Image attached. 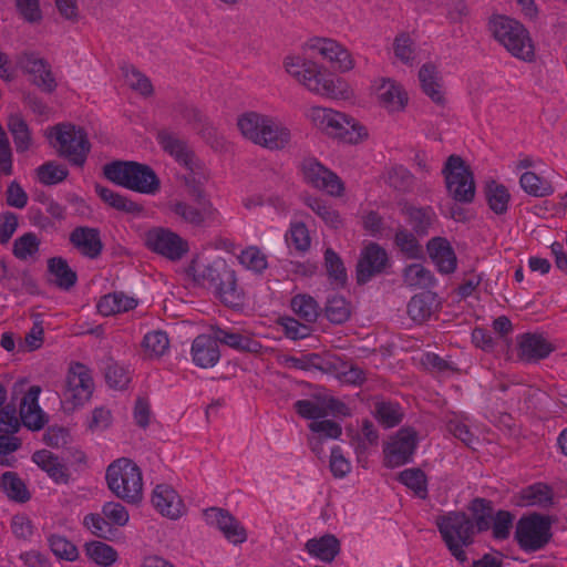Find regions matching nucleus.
<instances>
[{
  "instance_id": "2eb2a0df",
  "label": "nucleus",
  "mask_w": 567,
  "mask_h": 567,
  "mask_svg": "<svg viewBox=\"0 0 567 567\" xmlns=\"http://www.w3.org/2000/svg\"><path fill=\"white\" fill-rule=\"evenodd\" d=\"M373 87L379 104L388 112H401L409 102V96L403 86L390 78H381L374 81Z\"/></svg>"
},
{
  "instance_id": "603ef678",
  "label": "nucleus",
  "mask_w": 567,
  "mask_h": 567,
  "mask_svg": "<svg viewBox=\"0 0 567 567\" xmlns=\"http://www.w3.org/2000/svg\"><path fill=\"white\" fill-rule=\"evenodd\" d=\"M310 399L317 406L320 408V410L326 411V416H347L350 414L348 406L342 401L333 398L324 390H320L318 392L312 393Z\"/></svg>"
},
{
  "instance_id": "864d4df0",
  "label": "nucleus",
  "mask_w": 567,
  "mask_h": 567,
  "mask_svg": "<svg viewBox=\"0 0 567 567\" xmlns=\"http://www.w3.org/2000/svg\"><path fill=\"white\" fill-rule=\"evenodd\" d=\"M509 198V193L504 185L497 184L495 181L487 184L486 199L489 208L495 214L501 215L507 210Z\"/></svg>"
},
{
  "instance_id": "393cba45",
  "label": "nucleus",
  "mask_w": 567,
  "mask_h": 567,
  "mask_svg": "<svg viewBox=\"0 0 567 567\" xmlns=\"http://www.w3.org/2000/svg\"><path fill=\"white\" fill-rule=\"evenodd\" d=\"M210 330L217 342L228 346L237 351L258 353L262 348L259 341L248 334L225 330L218 326H212Z\"/></svg>"
},
{
  "instance_id": "c85d7f7f",
  "label": "nucleus",
  "mask_w": 567,
  "mask_h": 567,
  "mask_svg": "<svg viewBox=\"0 0 567 567\" xmlns=\"http://www.w3.org/2000/svg\"><path fill=\"white\" fill-rule=\"evenodd\" d=\"M419 80L424 94L427 95L433 103L444 106L446 99L442 90L441 78L439 76L436 66L432 63L423 64L419 71Z\"/></svg>"
},
{
  "instance_id": "de8ad7c7",
  "label": "nucleus",
  "mask_w": 567,
  "mask_h": 567,
  "mask_svg": "<svg viewBox=\"0 0 567 567\" xmlns=\"http://www.w3.org/2000/svg\"><path fill=\"white\" fill-rule=\"evenodd\" d=\"M404 284L413 288H430L435 279L432 272L420 264H412L403 270Z\"/></svg>"
},
{
  "instance_id": "c03bdc74",
  "label": "nucleus",
  "mask_w": 567,
  "mask_h": 567,
  "mask_svg": "<svg viewBox=\"0 0 567 567\" xmlns=\"http://www.w3.org/2000/svg\"><path fill=\"white\" fill-rule=\"evenodd\" d=\"M1 485L11 501L25 503L31 497L25 484L14 472L3 473L1 477Z\"/></svg>"
},
{
  "instance_id": "9d476101",
  "label": "nucleus",
  "mask_w": 567,
  "mask_h": 567,
  "mask_svg": "<svg viewBox=\"0 0 567 567\" xmlns=\"http://www.w3.org/2000/svg\"><path fill=\"white\" fill-rule=\"evenodd\" d=\"M391 267L386 250L378 243H369L360 252L355 266L358 285H365L373 277L384 274Z\"/></svg>"
},
{
  "instance_id": "f257e3e1",
  "label": "nucleus",
  "mask_w": 567,
  "mask_h": 567,
  "mask_svg": "<svg viewBox=\"0 0 567 567\" xmlns=\"http://www.w3.org/2000/svg\"><path fill=\"white\" fill-rule=\"evenodd\" d=\"M104 177L115 185L141 194H156L161 181L147 164L135 161H112L103 166Z\"/></svg>"
},
{
  "instance_id": "58836bf2",
  "label": "nucleus",
  "mask_w": 567,
  "mask_h": 567,
  "mask_svg": "<svg viewBox=\"0 0 567 567\" xmlns=\"http://www.w3.org/2000/svg\"><path fill=\"white\" fill-rule=\"evenodd\" d=\"M433 302L434 295L431 292H421L413 296L408 303L409 317L417 323L424 322L432 315Z\"/></svg>"
},
{
  "instance_id": "6e6d98bb",
  "label": "nucleus",
  "mask_w": 567,
  "mask_h": 567,
  "mask_svg": "<svg viewBox=\"0 0 567 567\" xmlns=\"http://www.w3.org/2000/svg\"><path fill=\"white\" fill-rule=\"evenodd\" d=\"M51 551L59 559L75 561L79 558L78 547L66 537L52 534L48 538Z\"/></svg>"
},
{
  "instance_id": "5701e85b",
  "label": "nucleus",
  "mask_w": 567,
  "mask_h": 567,
  "mask_svg": "<svg viewBox=\"0 0 567 567\" xmlns=\"http://www.w3.org/2000/svg\"><path fill=\"white\" fill-rule=\"evenodd\" d=\"M328 136L348 144H358L368 136L367 128L354 118L342 113V118H336Z\"/></svg>"
},
{
  "instance_id": "f704fd0d",
  "label": "nucleus",
  "mask_w": 567,
  "mask_h": 567,
  "mask_svg": "<svg viewBox=\"0 0 567 567\" xmlns=\"http://www.w3.org/2000/svg\"><path fill=\"white\" fill-rule=\"evenodd\" d=\"M520 502L522 506L537 505L542 508H547L553 505L554 492L553 488L545 483H536L522 489Z\"/></svg>"
},
{
  "instance_id": "4c0bfd02",
  "label": "nucleus",
  "mask_w": 567,
  "mask_h": 567,
  "mask_svg": "<svg viewBox=\"0 0 567 567\" xmlns=\"http://www.w3.org/2000/svg\"><path fill=\"white\" fill-rule=\"evenodd\" d=\"M324 268L332 286L336 288L347 286L348 275L343 260L332 248L324 250Z\"/></svg>"
},
{
  "instance_id": "49530a36",
  "label": "nucleus",
  "mask_w": 567,
  "mask_h": 567,
  "mask_svg": "<svg viewBox=\"0 0 567 567\" xmlns=\"http://www.w3.org/2000/svg\"><path fill=\"white\" fill-rule=\"evenodd\" d=\"M416 235L404 227H399L394 236V244L408 258L419 259L423 256L422 246Z\"/></svg>"
},
{
  "instance_id": "69168bd1",
  "label": "nucleus",
  "mask_w": 567,
  "mask_h": 567,
  "mask_svg": "<svg viewBox=\"0 0 567 567\" xmlns=\"http://www.w3.org/2000/svg\"><path fill=\"white\" fill-rule=\"evenodd\" d=\"M239 260L248 269L256 272H261L267 268L266 256L257 247H249L243 250Z\"/></svg>"
},
{
  "instance_id": "e433bc0d",
  "label": "nucleus",
  "mask_w": 567,
  "mask_h": 567,
  "mask_svg": "<svg viewBox=\"0 0 567 567\" xmlns=\"http://www.w3.org/2000/svg\"><path fill=\"white\" fill-rule=\"evenodd\" d=\"M137 306V301L125 296L123 292H114L103 296L97 305L99 313L103 316H111L117 312H124L134 309Z\"/></svg>"
},
{
  "instance_id": "39448f33",
  "label": "nucleus",
  "mask_w": 567,
  "mask_h": 567,
  "mask_svg": "<svg viewBox=\"0 0 567 567\" xmlns=\"http://www.w3.org/2000/svg\"><path fill=\"white\" fill-rule=\"evenodd\" d=\"M493 37L514 56L532 61L534 45L528 31L518 21L505 16H494L489 20Z\"/></svg>"
},
{
  "instance_id": "680f3d73",
  "label": "nucleus",
  "mask_w": 567,
  "mask_h": 567,
  "mask_svg": "<svg viewBox=\"0 0 567 567\" xmlns=\"http://www.w3.org/2000/svg\"><path fill=\"white\" fill-rule=\"evenodd\" d=\"M124 76L130 82V86L140 92L144 96H151L154 93V87L151 80L138 71L135 66L130 65L122 69Z\"/></svg>"
},
{
  "instance_id": "b1692460",
  "label": "nucleus",
  "mask_w": 567,
  "mask_h": 567,
  "mask_svg": "<svg viewBox=\"0 0 567 567\" xmlns=\"http://www.w3.org/2000/svg\"><path fill=\"white\" fill-rule=\"evenodd\" d=\"M157 142L179 164L188 169H193L194 152L189 148L186 141L166 131H161L157 134Z\"/></svg>"
},
{
  "instance_id": "052dcab7",
  "label": "nucleus",
  "mask_w": 567,
  "mask_h": 567,
  "mask_svg": "<svg viewBox=\"0 0 567 567\" xmlns=\"http://www.w3.org/2000/svg\"><path fill=\"white\" fill-rule=\"evenodd\" d=\"M309 117L313 125L322 133H331L332 124L336 118H342V113L326 107H312Z\"/></svg>"
},
{
  "instance_id": "0eeeda50",
  "label": "nucleus",
  "mask_w": 567,
  "mask_h": 567,
  "mask_svg": "<svg viewBox=\"0 0 567 567\" xmlns=\"http://www.w3.org/2000/svg\"><path fill=\"white\" fill-rule=\"evenodd\" d=\"M449 195L456 202L468 204L475 196L474 174L458 155H450L442 169Z\"/></svg>"
},
{
  "instance_id": "a18cd8bd",
  "label": "nucleus",
  "mask_w": 567,
  "mask_h": 567,
  "mask_svg": "<svg viewBox=\"0 0 567 567\" xmlns=\"http://www.w3.org/2000/svg\"><path fill=\"white\" fill-rule=\"evenodd\" d=\"M305 204L317 214L327 226L338 229L342 226L343 221L340 214L331 206L327 205L320 198L308 196L305 198Z\"/></svg>"
},
{
  "instance_id": "3c124183",
  "label": "nucleus",
  "mask_w": 567,
  "mask_h": 567,
  "mask_svg": "<svg viewBox=\"0 0 567 567\" xmlns=\"http://www.w3.org/2000/svg\"><path fill=\"white\" fill-rule=\"evenodd\" d=\"M385 182L391 188L400 193H409L413 188L414 176L404 166L395 165L386 172Z\"/></svg>"
},
{
  "instance_id": "412c9836",
  "label": "nucleus",
  "mask_w": 567,
  "mask_h": 567,
  "mask_svg": "<svg viewBox=\"0 0 567 567\" xmlns=\"http://www.w3.org/2000/svg\"><path fill=\"white\" fill-rule=\"evenodd\" d=\"M169 208L185 223L194 227H204L216 215V209L210 202H203L199 207H194L185 202H175L169 204Z\"/></svg>"
},
{
  "instance_id": "f03ea898",
  "label": "nucleus",
  "mask_w": 567,
  "mask_h": 567,
  "mask_svg": "<svg viewBox=\"0 0 567 567\" xmlns=\"http://www.w3.org/2000/svg\"><path fill=\"white\" fill-rule=\"evenodd\" d=\"M105 478L107 487L117 498L127 504H137L142 499V472L132 460L122 457L111 463Z\"/></svg>"
},
{
  "instance_id": "a19ab883",
  "label": "nucleus",
  "mask_w": 567,
  "mask_h": 567,
  "mask_svg": "<svg viewBox=\"0 0 567 567\" xmlns=\"http://www.w3.org/2000/svg\"><path fill=\"white\" fill-rule=\"evenodd\" d=\"M324 316L334 324L344 323L351 316L350 302L339 295L329 297L324 306Z\"/></svg>"
},
{
  "instance_id": "bf43d9fd",
  "label": "nucleus",
  "mask_w": 567,
  "mask_h": 567,
  "mask_svg": "<svg viewBox=\"0 0 567 567\" xmlns=\"http://www.w3.org/2000/svg\"><path fill=\"white\" fill-rule=\"evenodd\" d=\"M374 416L385 427L398 425L403 417L399 404L392 402H377L374 406Z\"/></svg>"
},
{
  "instance_id": "ddd939ff",
  "label": "nucleus",
  "mask_w": 567,
  "mask_h": 567,
  "mask_svg": "<svg viewBox=\"0 0 567 567\" xmlns=\"http://www.w3.org/2000/svg\"><path fill=\"white\" fill-rule=\"evenodd\" d=\"M417 432L413 427H402L384 447L385 465L398 467L409 463L415 452Z\"/></svg>"
},
{
  "instance_id": "72a5a7b5",
  "label": "nucleus",
  "mask_w": 567,
  "mask_h": 567,
  "mask_svg": "<svg viewBox=\"0 0 567 567\" xmlns=\"http://www.w3.org/2000/svg\"><path fill=\"white\" fill-rule=\"evenodd\" d=\"M266 123H270V116L254 111L239 115L237 126L243 136L254 144L260 141L261 130Z\"/></svg>"
},
{
  "instance_id": "2f4dec72",
  "label": "nucleus",
  "mask_w": 567,
  "mask_h": 567,
  "mask_svg": "<svg viewBox=\"0 0 567 567\" xmlns=\"http://www.w3.org/2000/svg\"><path fill=\"white\" fill-rule=\"evenodd\" d=\"M95 193L103 203L118 212L133 216H138L144 212V207L141 204L100 184H95Z\"/></svg>"
},
{
  "instance_id": "13d9d810",
  "label": "nucleus",
  "mask_w": 567,
  "mask_h": 567,
  "mask_svg": "<svg viewBox=\"0 0 567 567\" xmlns=\"http://www.w3.org/2000/svg\"><path fill=\"white\" fill-rule=\"evenodd\" d=\"M399 481L412 489L419 497L427 495L426 475L421 468H408L400 473Z\"/></svg>"
},
{
  "instance_id": "423d86ee",
  "label": "nucleus",
  "mask_w": 567,
  "mask_h": 567,
  "mask_svg": "<svg viewBox=\"0 0 567 567\" xmlns=\"http://www.w3.org/2000/svg\"><path fill=\"white\" fill-rule=\"evenodd\" d=\"M200 277L215 289L217 297L226 307L235 309L244 305V293L237 286L235 271L224 260L206 266Z\"/></svg>"
},
{
  "instance_id": "473e14b6",
  "label": "nucleus",
  "mask_w": 567,
  "mask_h": 567,
  "mask_svg": "<svg viewBox=\"0 0 567 567\" xmlns=\"http://www.w3.org/2000/svg\"><path fill=\"white\" fill-rule=\"evenodd\" d=\"M290 131L270 117V123H266L261 130L260 141L256 145L268 150H282L290 142Z\"/></svg>"
},
{
  "instance_id": "e2e57ef3",
  "label": "nucleus",
  "mask_w": 567,
  "mask_h": 567,
  "mask_svg": "<svg viewBox=\"0 0 567 567\" xmlns=\"http://www.w3.org/2000/svg\"><path fill=\"white\" fill-rule=\"evenodd\" d=\"M106 383L114 389H124L130 382L127 371L116 362L110 361L105 367Z\"/></svg>"
},
{
  "instance_id": "37998d69",
  "label": "nucleus",
  "mask_w": 567,
  "mask_h": 567,
  "mask_svg": "<svg viewBox=\"0 0 567 567\" xmlns=\"http://www.w3.org/2000/svg\"><path fill=\"white\" fill-rule=\"evenodd\" d=\"M8 128L13 136L17 152H25L31 145V133L27 122L19 114L8 117Z\"/></svg>"
},
{
  "instance_id": "1a4fd4ad",
  "label": "nucleus",
  "mask_w": 567,
  "mask_h": 567,
  "mask_svg": "<svg viewBox=\"0 0 567 567\" xmlns=\"http://www.w3.org/2000/svg\"><path fill=\"white\" fill-rule=\"evenodd\" d=\"M94 383L90 370L83 363L76 362L69 369L63 390V406L73 412L78 406L87 402L93 393Z\"/></svg>"
},
{
  "instance_id": "f3484780",
  "label": "nucleus",
  "mask_w": 567,
  "mask_h": 567,
  "mask_svg": "<svg viewBox=\"0 0 567 567\" xmlns=\"http://www.w3.org/2000/svg\"><path fill=\"white\" fill-rule=\"evenodd\" d=\"M40 393L39 385L30 386L20 405L21 421L25 427L32 431L41 430L48 422L47 415L38 403Z\"/></svg>"
},
{
  "instance_id": "4be33fe9",
  "label": "nucleus",
  "mask_w": 567,
  "mask_h": 567,
  "mask_svg": "<svg viewBox=\"0 0 567 567\" xmlns=\"http://www.w3.org/2000/svg\"><path fill=\"white\" fill-rule=\"evenodd\" d=\"M554 350L549 341L536 333H525L519 342V358L528 363L547 358Z\"/></svg>"
},
{
  "instance_id": "4d7b16f0",
  "label": "nucleus",
  "mask_w": 567,
  "mask_h": 567,
  "mask_svg": "<svg viewBox=\"0 0 567 567\" xmlns=\"http://www.w3.org/2000/svg\"><path fill=\"white\" fill-rule=\"evenodd\" d=\"M68 168L54 161H49L37 168L38 179L44 185L61 183L68 177Z\"/></svg>"
},
{
  "instance_id": "aec40b11",
  "label": "nucleus",
  "mask_w": 567,
  "mask_h": 567,
  "mask_svg": "<svg viewBox=\"0 0 567 567\" xmlns=\"http://www.w3.org/2000/svg\"><path fill=\"white\" fill-rule=\"evenodd\" d=\"M193 361L197 367H214L220 358L218 342L214 334H199L192 343Z\"/></svg>"
},
{
  "instance_id": "6e6552de",
  "label": "nucleus",
  "mask_w": 567,
  "mask_h": 567,
  "mask_svg": "<svg viewBox=\"0 0 567 567\" xmlns=\"http://www.w3.org/2000/svg\"><path fill=\"white\" fill-rule=\"evenodd\" d=\"M551 517L533 513L519 518L516 525L515 539L526 551L544 548L551 539Z\"/></svg>"
},
{
  "instance_id": "cd10ccee",
  "label": "nucleus",
  "mask_w": 567,
  "mask_h": 567,
  "mask_svg": "<svg viewBox=\"0 0 567 567\" xmlns=\"http://www.w3.org/2000/svg\"><path fill=\"white\" fill-rule=\"evenodd\" d=\"M32 461L43 470L55 483L68 484L70 473L59 456L48 450H40L33 453Z\"/></svg>"
},
{
  "instance_id": "a211bd4d",
  "label": "nucleus",
  "mask_w": 567,
  "mask_h": 567,
  "mask_svg": "<svg viewBox=\"0 0 567 567\" xmlns=\"http://www.w3.org/2000/svg\"><path fill=\"white\" fill-rule=\"evenodd\" d=\"M152 504L163 516L171 519H177L183 515V501L169 485L159 484L154 488Z\"/></svg>"
},
{
  "instance_id": "bb28decb",
  "label": "nucleus",
  "mask_w": 567,
  "mask_h": 567,
  "mask_svg": "<svg viewBox=\"0 0 567 567\" xmlns=\"http://www.w3.org/2000/svg\"><path fill=\"white\" fill-rule=\"evenodd\" d=\"M49 284L54 285L61 290L69 291L78 281L76 272L69 266L66 259L62 257H51L48 259Z\"/></svg>"
},
{
  "instance_id": "a878e982",
  "label": "nucleus",
  "mask_w": 567,
  "mask_h": 567,
  "mask_svg": "<svg viewBox=\"0 0 567 567\" xmlns=\"http://www.w3.org/2000/svg\"><path fill=\"white\" fill-rule=\"evenodd\" d=\"M174 112L190 123L213 147L220 145V142L216 137L215 130L205 123V116L198 109L181 102L174 105Z\"/></svg>"
},
{
  "instance_id": "5fc2aeb1",
  "label": "nucleus",
  "mask_w": 567,
  "mask_h": 567,
  "mask_svg": "<svg viewBox=\"0 0 567 567\" xmlns=\"http://www.w3.org/2000/svg\"><path fill=\"white\" fill-rule=\"evenodd\" d=\"M40 244L34 233H25L13 241L12 254L20 260H27L39 252Z\"/></svg>"
},
{
  "instance_id": "dca6fc26",
  "label": "nucleus",
  "mask_w": 567,
  "mask_h": 567,
  "mask_svg": "<svg viewBox=\"0 0 567 567\" xmlns=\"http://www.w3.org/2000/svg\"><path fill=\"white\" fill-rule=\"evenodd\" d=\"M71 245L83 256L95 259L103 249L100 230L87 226L75 227L69 236Z\"/></svg>"
},
{
  "instance_id": "7ed1b4c3",
  "label": "nucleus",
  "mask_w": 567,
  "mask_h": 567,
  "mask_svg": "<svg viewBox=\"0 0 567 567\" xmlns=\"http://www.w3.org/2000/svg\"><path fill=\"white\" fill-rule=\"evenodd\" d=\"M50 145L60 157L66 158L72 165L82 167L91 151V143L83 127L71 123H59L47 134Z\"/></svg>"
},
{
  "instance_id": "09e8293b",
  "label": "nucleus",
  "mask_w": 567,
  "mask_h": 567,
  "mask_svg": "<svg viewBox=\"0 0 567 567\" xmlns=\"http://www.w3.org/2000/svg\"><path fill=\"white\" fill-rule=\"evenodd\" d=\"M291 308L306 322H315L321 311L320 306L309 295H297L291 299Z\"/></svg>"
},
{
  "instance_id": "7c9ffc66",
  "label": "nucleus",
  "mask_w": 567,
  "mask_h": 567,
  "mask_svg": "<svg viewBox=\"0 0 567 567\" xmlns=\"http://www.w3.org/2000/svg\"><path fill=\"white\" fill-rule=\"evenodd\" d=\"M306 550L324 563H331L339 555L341 545L332 534H326L319 538H310L305 545Z\"/></svg>"
},
{
  "instance_id": "f8f14e48",
  "label": "nucleus",
  "mask_w": 567,
  "mask_h": 567,
  "mask_svg": "<svg viewBox=\"0 0 567 567\" xmlns=\"http://www.w3.org/2000/svg\"><path fill=\"white\" fill-rule=\"evenodd\" d=\"M17 65L31 75V83L44 93H53L58 86L49 62L32 52H23L17 58Z\"/></svg>"
},
{
  "instance_id": "20e7f679",
  "label": "nucleus",
  "mask_w": 567,
  "mask_h": 567,
  "mask_svg": "<svg viewBox=\"0 0 567 567\" xmlns=\"http://www.w3.org/2000/svg\"><path fill=\"white\" fill-rule=\"evenodd\" d=\"M436 526L451 554L458 561H466L467 557L463 547L473 544L476 533L470 516L464 512H450L436 518Z\"/></svg>"
},
{
  "instance_id": "9b49d317",
  "label": "nucleus",
  "mask_w": 567,
  "mask_h": 567,
  "mask_svg": "<svg viewBox=\"0 0 567 567\" xmlns=\"http://www.w3.org/2000/svg\"><path fill=\"white\" fill-rule=\"evenodd\" d=\"M146 246L171 259L179 260L188 251V244L178 234L162 227L150 229L145 237Z\"/></svg>"
},
{
  "instance_id": "8fccbe9b",
  "label": "nucleus",
  "mask_w": 567,
  "mask_h": 567,
  "mask_svg": "<svg viewBox=\"0 0 567 567\" xmlns=\"http://www.w3.org/2000/svg\"><path fill=\"white\" fill-rule=\"evenodd\" d=\"M519 184L527 194L535 197H545L554 193L551 184L534 172H525L519 178Z\"/></svg>"
},
{
  "instance_id": "79ce46f5",
  "label": "nucleus",
  "mask_w": 567,
  "mask_h": 567,
  "mask_svg": "<svg viewBox=\"0 0 567 567\" xmlns=\"http://www.w3.org/2000/svg\"><path fill=\"white\" fill-rule=\"evenodd\" d=\"M86 555L97 565L110 567L117 560V551L110 545L92 540L84 545Z\"/></svg>"
},
{
  "instance_id": "c9c22d12",
  "label": "nucleus",
  "mask_w": 567,
  "mask_h": 567,
  "mask_svg": "<svg viewBox=\"0 0 567 567\" xmlns=\"http://www.w3.org/2000/svg\"><path fill=\"white\" fill-rule=\"evenodd\" d=\"M471 513V519L477 533L486 532L492 526L493 520V503L486 498L476 497L472 499L467 506Z\"/></svg>"
},
{
  "instance_id": "ea45409f",
  "label": "nucleus",
  "mask_w": 567,
  "mask_h": 567,
  "mask_svg": "<svg viewBox=\"0 0 567 567\" xmlns=\"http://www.w3.org/2000/svg\"><path fill=\"white\" fill-rule=\"evenodd\" d=\"M313 93L333 100L348 99L350 95L348 85L342 79L323 73L318 81V91H313Z\"/></svg>"
},
{
  "instance_id": "774afa93",
  "label": "nucleus",
  "mask_w": 567,
  "mask_h": 567,
  "mask_svg": "<svg viewBox=\"0 0 567 567\" xmlns=\"http://www.w3.org/2000/svg\"><path fill=\"white\" fill-rule=\"evenodd\" d=\"M347 368V361L336 354H319L318 370L322 373L332 374L340 378L342 371Z\"/></svg>"
},
{
  "instance_id": "6ab92c4d",
  "label": "nucleus",
  "mask_w": 567,
  "mask_h": 567,
  "mask_svg": "<svg viewBox=\"0 0 567 567\" xmlns=\"http://www.w3.org/2000/svg\"><path fill=\"white\" fill-rule=\"evenodd\" d=\"M426 249L430 258L441 274H453L457 266L456 255L444 237H434L429 240Z\"/></svg>"
},
{
  "instance_id": "4468645a",
  "label": "nucleus",
  "mask_w": 567,
  "mask_h": 567,
  "mask_svg": "<svg viewBox=\"0 0 567 567\" xmlns=\"http://www.w3.org/2000/svg\"><path fill=\"white\" fill-rule=\"evenodd\" d=\"M302 173L307 183L313 187L327 192L331 196H342L344 185L339 176L322 166L313 158L302 162Z\"/></svg>"
},
{
  "instance_id": "0e129e2a",
  "label": "nucleus",
  "mask_w": 567,
  "mask_h": 567,
  "mask_svg": "<svg viewBox=\"0 0 567 567\" xmlns=\"http://www.w3.org/2000/svg\"><path fill=\"white\" fill-rule=\"evenodd\" d=\"M168 337L163 331L148 332L143 339L145 350L156 357L162 355L168 349Z\"/></svg>"
},
{
  "instance_id": "c756f323",
  "label": "nucleus",
  "mask_w": 567,
  "mask_h": 567,
  "mask_svg": "<svg viewBox=\"0 0 567 567\" xmlns=\"http://www.w3.org/2000/svg\"><path fill=\"white\" fill-rule=\"evenodd\" d=\"M401 212L406 216L413 233L417 236L427 235L430 228L436 221V215L431 207H414L404 204Z\"/></svg>"
},
{
  "instance_id": "338daca9",
  "label": "nucleus",
  "mask_w": 567,
  "mask_h": 567,
  "mask_svg": "<svg viewBox=\"0 0 567 567\" xmlns=\"http://www.w3.org/2000/svg\"><path fill=\"white\" fill-rule=\"evenodd\" d=\"M394 55L408 64L414 59L413 41L405 32L398 34L393 42Z\"/></svg>"
}]
</instances>
